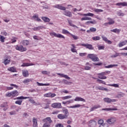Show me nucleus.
Returning <instances> with one entry per match:
<instances>
[{
	"label": "nucleus",
	"instance_id": "nucleus-40",
	"mask_svg": "<svg viewBox=\"0 0 127 127\" xmlns=\"http://www.w3.org/2000/svg\"><path fill=\"white\" fill-rule=\"evenodd\" d=\"M37 84L38 85V86H50V83H39L38 82H37Z\"/></svg>",
	"mask_w": 127,
	"mask_h": 127
},
{
	"label": "nucleus",
	"instance_id": "nucleus-9",
	"mask_svg": "<svg viewBox=\"0 0 127 127\" xmlns=\"http://www.w3.org/2000/svg\"><path fill=\"white\" fill-rule=\"evenodd\" d=\"M53 7L60 9V10H66V7L62 6V4H57L53 6Z\"/></svg>",
	"mask_w": 127,
	"mask_h": 127
},
{
	"label": "nucleus",
	"instance_id": "nucleus-11",
	"mask_svg": "<svg viewBox=\"0 0 127 127\" xmlns=\"http://www.w3.org/2000/svg\"><path fill=\"white\" fill-rule=\"evenodd\" d=\"M95 89L96 90H100V91H105L106 92H109V89L101 86H96Z\"/></svg>",
	"mask_w": 127,
	"mask_h": 127
},
{
	"label": "nucleus",
	"instance_id": "nucleus-63",
	"mask_svg": "<svg viewBox=\"0 0 127 127\" xmlns=\"http://www.w3.org/2000/svg\"><path fill=\"white\" fill-rule=\"evenodd\" d=\"M1 34H2V35H4V36L8 35V34H7V33L5 31H3L2 32H1Z\"/></svg>",
	"mask_w": 127,
	"mask_h": 127
},
{
	"label": "nucleus",
	"instance_id": "nucleus-31",
	"mask_svg": "<svg viewBox=\"0 0 127 127\" xmlns=\"http://www.w3.org/2000/svg\"><path fill=\"white\" fill-rule=\"evenodd\" d=\"M101 108V106H100V105H94L92 108H91L90 111L91 112H92L93 111L97 109H99Z\"/></svg>",
	"mask_w": 127,
	"mask_h": 127
},
{
	"label": "nucleus",
	"instance_id": "nucleus-2",
	"mask_svg": "<svg viewBox=\"0 0 127 127\" xmlns=\"http://www.w3.org/2000/svg\"><path fill=\"white\" fill-rule=\"evenodd\" d=\"M87 58L91 59L93 62H98V61H100V59L97 57V55L96 54H89L88 55Z\"/></svg>",
	"mask_w": 127,
	"mask_h": 127
},
{
	"label": "nucleus",
	"instance_id": "nucleus-15",
	"mask_svg": "<svg viewBox=\"0 0 127 127\" xmlns=\"http://www.w3.org/2000/svg\"><path fill=\"white\" fill-rule=\"evenodd\" d=\"M22 73L23 77L25 78H26L29 76V72H28V70H22Z\"/></svg>",
	"mask_w": 127,
	"mask_h": 127
},
{
	"label": "nucleus",
	"instance_id": "nucleus-1",
	"mask_svg": "<svg viewBox=\"0 0 127 127\" xmlns=\"http://www.w3.org/2000/svg\"><path fill=\"white\" fill-rule=\"evenodd\" d=\"M109 74H111V71L106 70L104 72L98 73L97 76H98V78L101 79V80H106V79H107L106 75Z\"/></svg>",
	"mask_w": 127,
	"mask_h": 127
},
{
	"label": "nucleus",
	"instance_id": "nucleus-6",
	"mask_svg": "<svg viewBox=\"0 0 127 127\" xmlns=\"http://www.w3.org/2000/svg\"><path fill=\"white\" fill-rule=\"evenodd\" d=\"M51 107L54 108V109H61L62 105H61V103H54L52 104Z\"/></svg>",
	"mask_w": 127,
	"mask_h": 127
},
{
	"label": "nucleus",
	"instance_id": "nucleus-36",
	"mask_svg": "<svg viewBox=\"0 0 127 127\" xmlns=\"http://www.w3.org/2000/svg\"><path fill=\"white\" fill-rule=\"evenodd\" d=\"M92 40H94V41H98L99 40H101V37L97 36H94L92 38Z\"/></svg>",
	"mask_w": 127,
	"mask_h": 127
},
{
	"label": "nucleus",
	"instance_id": "nucleus-49",
	"mask_svg": "<svg viewBox=\"0 0 127 127\" xmlns=\"http://www.w3.org/2000/svg\"><path fill=\"white\" fill-rule=\"evenodd\" d=\"M97 81L98 82V83H99V84H103L104 85H106V82H105L104 80L97 79Z\"/></svg>",
	"mask_w": 127,
	"mask_h": 127
},
{
	"label": "nucleus",
	"instance_id": "nucleus-41",
	"mask_svg": "<svg viewBox=\"0 0 127 127\" xmlns=\"http://www.w3.org/2000/svg\"><path fill=\"white\" fill-rule=\"evenodd\" d=\"M71 98H72V96L71 95H68V96H64L61 97L62 100H68V99H71Z\"/></svg>",
	"mask_w": 127,
	"mask_h": 127
},
{
	"label": "nucleus",
	"instance_id": "nucleus-46",
	"mask_svg": "<svg viewBox=\"0 0 127 127\" xmlns=\"http://www.w3.org/2000/svg\"><path fill=\"white\" fill-rule=\"evenodd\" d=\"M68 23L70 26H72V27H76V28H78V27L77 26L74 25V24H73V23H72L71 20H68Z\"/></svg>",
	"mask_w": 127,
	"mask_h": 127
},
{
	"label": "nucleus",
	"instance_id": "nucleus-54",
	"mask_svg": "<svg viewBox=\"0 0 127 127\" xmlns=\"http://www.w3.org/2000/svg\"><path fill=\"white\" fill-rule=\"evenodd\" d=\"M44 97H46L47 98H50V97H51V93L49 92V93L45 94L44 95Z\"/></svg>",
	"mask_w": 127,
	"mask_h": 127
},
{
	"label": "nucleus",
	"instance_id": "nucleus-29",
	"mask_svg": "<svg viewBox=\"0 0 127 127\" xmlns=\"http://www.w3.org/2000/svg\"><path fill=\"white\" fill-rule=\"evenodd\" d=\"M26 99H30V97L20 96L16 97V98L14 99V100H25Z\"/></svg>",
	"mask_w": 127,
	"mask_h": 127
},
{
	"label": "nucleus",
	"instance_id": "nucleus-39",
	"mask_svg": "<svg viewBox=\"0 0 127 127\" xmlns=\"http://www.w3.org/2000/svg\"><path fill=\"white\" fill-rule=\"evenodd\" d=\"M118 56H121V53H116L115 55H112L110 56L111 58H116Z\"/></svg>",
	"mask_w": 127,
	"mask_h": 127
},
{
	"label": "nucleus",
	"instance_id": "nucleus-10",
	"mask_svg": "<svg viewBox=\"0 0 127 127\" xmlns=\"http://www.w3.org/2000/svg\"><path fill=\"white\" fill-rule=\"evenodd\" d=\"M43 122L47 124H50V125L53 123V121L51 120V118L50 117H47L45 119H44L43 120Z\"/></svg>",
	"mask_w": 127,
	"mask_h": 127
},
{
	"label": "nucleus",
	"instance_id": "nucleus-28",
	"mask_svg": "<svg viewBox=\"0 0 127 127\" xmlns=\"http://www.w3.org/2000/svg\"><path fill=\"white\" fill-rule=\"evenodd\" d=\"M33 79L31 78H27V79H25V80H24L23 81V84H28V83H29V82H32L33 81Z\"/></svg>",
	"mask_w": 127,
	"mask_h": 127
},
{
	"label": "nucleus",
	"instance_id": "nucleus-60",
	"mask_svg": "<svg viewBox=\"0 0 127 127\" xmlns=\"http://www.w3.org/2000/svg\"><path fill=\"white\" fill-rule=\"evenodd\" d=\"M51 126V124H49V123H45L44 124L43 127H50V126Z\"/></svg>",
	"mask_w": 127,
	"mask_h": 127
},
{
	"label": "nucleus",
	"instance_id": "nucleus-48",
	"mask_svg": "<svg viewBox=\"0 0 127 127\" xmlns=\"http://www.w3.org/2000/svg\"><path fill=\"white\" fill-rule=\"evenodd\" d=\"M5 40V38L4 36L0 35V41H1V42L3 43V42H4Z\"/></svg>",
	"mask_w": 127,
	"mask_h": 127
},
{
	"label": "nucleus",
	"instance_id": "nucleus-34",
	"mask_svg": "<svg viewBox=\"0 0 127 127\" xmlns=\"http://www.w3.org/2000/svg\"><path fill=\"white\" fill-rule=\"evenodd\" d=\"M21 42L24 46H27L29 44V41L28 40H23Z\"/></svg>",
	"mask_w": 127,
	"mask_h": 127
},
{
	"label": "nucleus",
	"instance_id": "nucleus-14",
	"mask_svg": "<svg viewBox=\"0 0 127 127\" xmlns=\"http://www.w3.org/2000/svg\"><path fill=\"white\" fill-rule=\"evenodd\" d=\"M89 126L90 127H96L97 126V122L94 120L90 121Z\"/></svg>",
	"mask_w": 127,
	"mask_h": 127
},
{
	"label": "nucleus",
	"instance_id": "nucleus-64",
	"mask_svg": "<svg viewBox=\"0 0 127 127\" xmlns=\"http://www.w3.org/2000/svg\"><path fill=\"white\" fill-rule=\"evenodd\" d=\"M84 69L85 70H91V67L88 65H86L84 67Z\"/></svg>",
	"mask_w": 127,
	"mask_h": 127
},
{
	"label": "nucleus",
	"instance_id": "nucleus-53",
	"mask_svg": "<svg viewBox=\"0 0 127 127\" xmlns=\"http://www.w3.org/2000/svg\"><path fill=\"white\" fill-rule=\"evenodd\" d=\"M63 82L64 83V84H66V85H70V84H72V82H68L67 81V80L65 79L63 80Z\"/></svg>",
	"mask_w": 127,
	"mask_h": 127
},
{
	"label": "nucleus",
	"instance_id": "nucleus-5",
	"mask_svg": "<svg viewBox=\"0 0 127 127\" xmlns=\"http://www.w3.org/2000/svg\"><path fill=\"white\" fill-rule=\"evenodd\" d=\"M15 49L16 50H18V51H20L21 52H24V51H26L27 49L25 47H23V46H18L16 45L15 46Z\"/></svg>",
	"mask_w": 127,
	"mask_h": 127
},
{
	"label": "nucleus",
	"instance_id": "nucleus-37",
	"mask_svg": "<svg viewBox=\"0 0 127 127\" xmlns=\"http://www.w3.org/2000/svg\"><path fill=\"white\" fill-rule=\"evenodd\" d=\"M102 111H118V109L117 108H105L102 109Z\"/></svg>",
	"mask_w": 127,
	"mask_h": 127
},
{
	"label": "nucleus",
	"instance_id": "nucleus-57",
	"mask_svg": "<svg viewBox=\"0 0 127 127\" xmlns=\"http://www.w3.org/2000/svg\"><path fill=\"white\" fill-rule=\"evenodd\" d=\"M117 15H118V16H124V15H125V14L122 12V11H120L118 12Z\"/></svg>",
	"mask_w": 127,
	"mask_h": 127
},
{
	"label": "nucleus",
	"instance_id": "nucleus-42",
	"mask_svg": "<svg viewBox=\"0 0 127 127\" xmlns=\"http://www.w3.org/2000/svg\"><path fill=\"white\" fill-rule=\"evenodd\" d=\"M62 33L63 34H69V35L71 34V33L68 31V30L64 29L62 30Z\"/></svg>",
	"mask_w": 127,
	"mask_h": 127
},
{
	"label": "nucleus",
	"instance_id": "nucleus-8",
	"mask_svg": "<svg viewBox=\"0 0 127 127\" xmlns=\"http://www.w3.org/2000/svg\"><path fill=\"white\" fill-rule=\"evenodd\" d=\"M103 101L105 102V103H108V104H110V103H115L117 102V100L116 99H111L109 98H104L103 99Z\"/></svg>",
	"mask_w": 127,
	"mask_h": 127
},
{
	"label": "nucleus",
	"instance_id": "nucleus-51",
	"mask_svg": "<svg viewBox=\"0 0 127 127\" xmlns=\"http://www.w3.org/2000/svg\"><path fill=\"white\" fill-rule=\"evenodd\" d=\"M94 14L92 13H84L83 16H93Z\"/></svg>",
	"mask_w": 127,
	"mask_h": 127
},
{
	"label": "nucleus",
	"instance_id": "nucleus-19",
	"mask_svg": "<svg viewBox=\"0 0 127 127\" xmlns=\"http://www.w3.org/2000/svg\"><path fill=\"white\" fill-rule=\"evenodd\" d=\"M29 101L30 102L31 104H33L35 106H39V105H40L39 102H35V101H34L31 97L29 99Z\"/></svg>",
	"mask_w": 127,
	"mask_h": 127
},
{
	"label": "nucleus",
	"instance_id": "nucleus-26",
	"mask_svg": "<svg viewBox=\"0 0 127 127\" xmlns=\"http://www.w3.org/2000/svg\"><path fill=\"white\" fill-rule=\"evenodd\" d=\"M80 107H82V105L80 104H75L74 106H68L67 108L69 109H76V108H80Z\"/></svg>",
	"mask_w": 127,
	"mask_h": 127
},
{
	"label": "nucleus",
	"instance_id": "nucleus-52",
	"mask_svg": "<svg viewBox=\"0 0 127 127\" xmlns=\"http://www.w3.org/2000/svg\"><path fill=\"white\" fill-rule=\"evenodd\" d=\"M15 104L16 105H19V106H21V104H22V100H17L15 102Z\"/></svg>",
	"mask_w": 127,
	"mask_h": 127
},
{
	"label": "nucleus",
	"instance_id": "nucleus-38",
	"mask_svg": "<svg viewBox=\"0 0 127 127\" xmlns=\"http://www.w3.org/2000/svg\"><path fill=\"white\" fill-rule=\"evenodd\" d=\"M10 63V60H8V59H4L3 62V63L4 64L5 66H6L7 64H9Z\"/></svg>",
	"mask_w": 127,
	"mask_h": 127
},
{
	"label": "nucleus",
	"instance_id": "nucleus-20",
	"mask_svg": "<svg viewBox=\"0 0 127 127\" xmlns=\"http://www.w3.org/2000/svg\"><path fill=\"white\" fill-rule=\"evenodd\" d=\"M101 37H102L103 40L104 41H105V42H107V43H108V44H112V41L108 40V38L107 37H106L105 36L102 35V36H101Z\"/></svg>",
	"mask_w": 127,
	"mask_h": 127
},
{
	"label": "nucleus",
	"instance_id": "nucleus-23",
	"mask_svg": "<svg viewBox=\"0 0 127 127\" xmlns=\"http://www.w3.org/2000/svg\"><path fill=\"white\" fill-rule=\"evenodd\" d=\"M116 5L118 6H127V2L124 1L122 2H119L116 4Z\"/></svg>",
	"mask_w": 127,
	"mask_h": 127
},
{
	"label": "nucleus",
	"instance_id": "nucleus-7",
	"mask_svg": "<svg viewBox=\"0 0 127 127\" xmlns=\"http://www.w3.org/2000/svg\"><path fill=\"white\" fill-rule=\"evenodd\" d=\"M81 46L85 47L87 49H89V50H94V47L92 45L89 44H81Z\"/></svg>",
	"mask_w": 127,
	"mask_h": 127
},
{
	"label": "nucleus",
	"instance_id": "nucleus-33",
	"mask_svg": "<svg viewBox=\"0 0 127 127\" xmlns=\"http://www.w3.org/2000/svg\"><path fill=\"white\" fill-rule=\"evenodd\" d=\"M42 19L45 21V22H49V21H50V19L46 16L42 17Z\"/></svg>",
	"mask_w": 127,
	"mask_h": 127
},
{
	"label": "nucleus",
	"instance_id": "nucleus-45",
	"mask_svg": "<svg viewBox=\"0 0 127 127\" xmlns=\"http://www.w3.org/2000/svg\"><path fill=\"white\" fill-rule=\"evenodd\" d=\"M108 86H110L111 87H114V88H120V85H119V84H108Z\"/></svg>",
	"mask_w": 127,
	"mask_h": 127
},
{
	"label": "nucleus",
	"instance_id": "nucleus-59",
	"mask_svg": "<svg viewBox=\"0 0 127 127\" xmlns=\"http://www.w3.org/2000/svg\"><path fill=\"white\" fill-rule=\"evenodd\" d=\"M98 50H104L105 47L104 46H98Z\"/></svg>",
	"mask_w": 127,
	"mask_h": 127
},
{
	"label": "nucleus",
	"instance_id": "nucleus-17",
	"mask_svg": "<svg viewBox=\"0 0 127 127\" xmlns=\"http://www.w3.org/2000/svg\"><path fill=\"white\" fill-rule=\"evenodd\" d=\"M116 118H111L107 120V122L108 124H110V125H112V124H115L116 123Z\"/></svg>",
	"mask_w": 127,
	"mask_h": 127
},
{
	"label": "nucleus",
	"instance_id": "nucleus-4",
	"mask_svg": "<svg viewBox=\"0 0 127 127\" xmlns=\"http://www.w3.org/2000/svg\"><path fill=\"white\" fill-rule=\"evenodd\" d=\"M50 35L51 36H55V37H57L58 38H63L65 39V37L61 34H57L54 32H50Z\"/></svg>",
	"mask_w": 127,
	"mask_h": 127
},
{
	"label": "nucleus",
	"instance_id": "nucleus-18",
	"mask_svg": "<svg viewBox=\"0 0 127 127\" xmlns=\"http://www.w3.org/2000/svg\"><path fill=\"white\" fill-rule=\"evenodd\" d=\"M74 103V100L71 99L69 100H67L66 101H63L62 104L63 105H70V104H72Z\"/></svg>",
	"mask_w": 127,
	"mask_h": 127
},
{
	"label": "nucleus",
	"instance_id": "nucleus-21",
	"mask_svg": "<svg viewBox=\"0 0 127 127\" xmlns=\"http://www.w3.org/2000/svg\"><path fill=\"white\" fill-rule=\"evenodd\" d=\"M33 127H38L37 124V118H33Z\"/></svg>",
	"mask_w": 127,
	"mask_h": 127
},
{
	"label": "nucleus",
	"instance_id": "nucleus-58",
	"mask_svg": "<svg viewBox=\"0 0 127 127\" xmlns=\"http://www.w3.org/2000/svg\"><path fill=\"white\" fill-rule=\"evenodd\" d=\"M125 93H120L118 94V98H123L125 96Z\"/></svg>",
	"mask_w": 127,
	"mask_h": 127
},
{
	"label": "nucleus",
	"instance_id": "nucleus-44",
	"mask_svg": "<svg viewBox=\"0 0 127 127\" xmlns=\"http://www.w3.org/2000/svg\"><path fill=\"white\" fill-rule=\"evenodd\" d=\"M126 45V42L125 41H124L119 43V44H118V46L119 47H123V46H125V45Z\"/></svg>",
	"mask_w": 127,
	"mask_h": 127
},
{
	"label": "nucleus",
	"instance_id": "nucleus-3",
	"mask_svg": "<svg viewBox=\"0 0 127 127\" xmlns=\"http://www.w3.org/2000/svg\"><path fill=\"white\" fill-rule=\"evenodd\" d=\"M18 96V91L14 90L6 94V97H16Z\"/></svg>",
	"mask_w": 127,
	"mask_h": 127
},
{
	"label": "nucleus",
	"instance_id": "nucleus-35",
	"mask_svg": "<svg viewBox=\"0 0 127 127\" xmlns=\"http://www.w3.org/2000/svg\"><path fill=\"white\" fill-rule=\"evenodd\" d=\"M111 32H114V33H120L121 32V29H114L113 30H111Z\"/></svg>",
	"mask_w": 127,
	"mask_h": 127
},
{
	"label": "nucleus",
	"instance_id": "nucleus-27",
	"mask_svg": "<svg viewBox=\"0 0 127 127\" xmlns=\"http://www.w3.org/2000/svg\"><path fill=\"white\" fill-rule=\"evenodd\" d=\"M86 31L88 33H90V32H96L97 29L96 28L91 27L89 30H87Z\"/></svg>",
	"mask_w": 127,
	"mask_h": 127
},
{
	"label": "nucleus",
	"instance_id": "nucleus-62",
	"mask_svg": "<svg viewBox=\"0 0 127 127\" xmlns=\"http://www.w3.org/2000/svg\"><path fill=\"white\" fill-rule=\"evenodd\" d=\"M98 125H100V126H101V125H103L104 124V120L102 119L99 120L98 122Z\"/></svg>",
	"mask_w": 127,
	"mask_h": 127
},
{
	"label": "nucleus",
	"instance_id": "nucleus-56",
	"mask_svg": "<svg viewBox=\"0 0 127 127\" xmlns=\"http://www.w3.org/2000/svg\"><path fill=\"white\" fill-rule=\"evenodd\" d=\"M94 10L95 12H103V11H104L103 9L98 8H95Z\"/></svg>",
	"mask_w": 127,
	"mask_h": 127
},
{
	"label": "nucleus",
	"instance_id": "nucleus-55",
	"mask_svg": "<svg viewBox=\"0 0 127 127\" xmlns=\"http://www.w3.org/2000/svg\"><path fill=\"white\" fill-rule=\"evenodd\" d=\"M70 35H71V36H72V37L73 38V39H74V40H77V39H79V37H78V36L73 35L71 33H70Z\"/></svg>",
	"mask_w": 127,
	"mask_h": 127
},
{
	"label": "nucleus",
	"instance_id": "nucleus-12",
	"mask_svg": "<svg viewBox=\"0 0 127 127\" xmlns=\"http://www.w3.org/2000/svg\"><path fill=\"white\" fill-rule=\"evenodd\" d=\"M63 14L65 15V16H68V17H72V12L69 10H65L64 11Z\"/></svg>",
	"mask_w": 127,
	"mask_h": 127
},
{
	"label": "nucleus",
	"instance_id": "nucleus-61",
	"mask_svg": "<svg viewBox=\"0 0 127 127\" xmlns=\"http://www.w3.org/2000/svg\"><path fill=\"white\" fill-rule=\"evenodd\" d=\"M99 127H109V126L106 123H104L100 125Z\"/></svg>",
	"mask_w": 127,
	"mask_h": 127
},
{
	"label": "nucleus",
	"instance_id": "nucleus-25",
	"mask_svg": "<svg viewBox=\"0 0 127 127\" xmlns=\"http://www.w3.org/2000/svg\"><path fill=\"white\" fill-rule=\"evenodd\" d=\"M1 108H3V111H6L7 110V103L6 102H4L0 105Z\"/></svg>",
	"mask_w": 127,
	"mask_h": 127
},
{
	"label": "nucleus",
	"instance_id": "nucleus-13",
	"mask_svg": "<svg viewBox=\"0 0 127 127\" xmlns=\"http://www.w3.org/2000/svg\"><path fill=\"white\" fill-rule=\"evenodd\" d=\"M74 101H75V102H86V100H85V99L80 97H76Z\"/></svg>",
	"mask_w": 127,
	"mask_h": 127
},
{
	"label": "nucleus",
	"instance_id": "nucleus-50",
	"mask_svg": "<svg viewBox=\"0 0 127 127\" xmlns=\"http://www.w3.org/2000/svg\"><path fill=\"white\" fill-rule=\"evenodd\" d=\"M91 23L92 24H96L97 23V22L96 20H94L93 21H89L86 22V24Z\"/></svg>",
	"mask_w": 127,
	"mask_h": 127
},
{
	"label": "nucleus",
	"instance_id": "nucleus-32",
	"mask_svg": "<svg viewBox=\"0 0 127 127\" xmlns=\"http://www.w3.org/2000/svg\"><path fill=\"white\" fill-rule=\"evenodd\" d=\"M107 19L108 20V24H109V25H111L112 24H114V23H115V21L114 19L111 18H108Z\"/></svg>",
	"mask_w": 127,
	"mask_h": 127
},
{
	"label": "nucleus",
	"instance_id": "nucleus-47",
	"mask_svg": "<svg viewBox=\"0 0 127 127\" xmlns=\"http://www.w3.org/2000/svg\"><path fill=\"white\" fill-rule=\"evenodd\" d=\"M7 70L8 71H10V72H16V69L14 68L13 67L8 68Z\"/></svg>",
	"mask_w": 127,
	"mask_h": 127
},
{
	"label": "nucleus",
	"instance_id": "nucleus-16",
	"mask_svg": "<svg viewBox=\"0 0 127 127\" xmlns=\"http://www.w3.org/2000/svg\"><path fill=\"white\" fill-rule=\"evenodd\" d=\"M57 75H59V76H60V77L62 78H65V79H67V80H70V78L69 77L68 75L66 74H64L63 73H57Z\"/></svg>",
	"mask_w": 127,
	"mask_h": 127
},
{
	"label": "nucleus",
	"instance_id": "nucleus-43",
	"mask_svg": "<svg viewBox=\"0 0 127 127\" xmlns=\"http://www.w3.org/2000/svg\"><path fill=\"white\" fill-rule=\"evenodd\" d=\"M113 67H118V64H110L107 66H105V68H113Z\"/></svg>",
	"mask_w": 127,
	"mask_h": 127
},
{
	"label": "nucleus",
	"instance_id": "nucleus-22",
	"mask_svg": "<svg viewBox=\"0 0 127 127\" xmlns=\"http://www.w3.org/2000/svg\"><path fill=\"white\" fill-rule=\"evenodd\" d=\"M58 118L60 120H64V119H67V118H68V115H64L63 114H59L58 115Z\"/></svg>",
	"mask_w": 127,
	"mask_h": 127
},
{
	"label": "nucleus",
	"instance_id": "nucleus-24",
	"mask_svg": "<svg viewBox=\"0 0 127 127\" xmlns=\"http://www.w3.org/2000/svg\"><path fill=\"white\" fill-rule=\"evenodd\" d=\"M32 17L36 21H38L39 22H41V21H42V20H41V19L38 17V15L35 14Z\"/></svg>",
	"mask_w": 127,
	"mask_h": 127
},
{
	"label": "nucleus",
	"instance_id": "nucleus-30",
	"mask_svg": "<svg viewBox=\"0 0 127 127\" xmlns=\"http://www.w3.org/2000/svg\"><path fill=\"white\" fill-rule=\"evenodd\" d=\"M35 64L30 63H24L21 65V67H28V66H34Z\"/></svg>",
	"mask_w": 127,
	"mask_h": 127
}]
</instances>
